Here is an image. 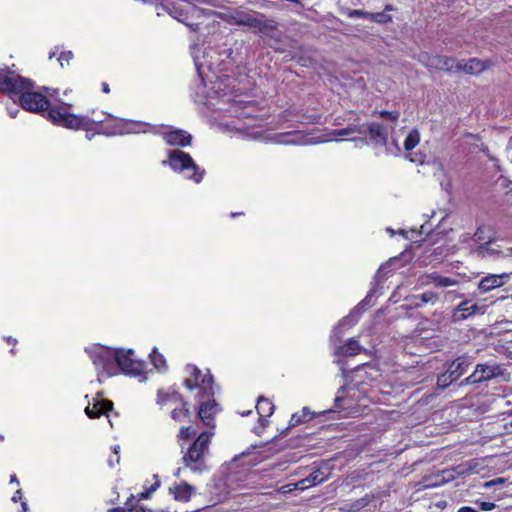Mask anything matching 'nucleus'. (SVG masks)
Masks as SVG:
<instances>
[{"label": "nucleus", "mask_w": 512, "mask_h": 512, "mask_svg": "<svg viewBox=\"0 0 512 512\" xmlns=\"http://www.w3.org/2000/svg\"><path fill=\"white\" fill-rule=\"evenodd\" d=\"M170 493L174 495L175 500L188 502L195 492V488L187 482H181L178 485L170 487Z\"/></svg>", "instance_id": "26"}, {"label": "nucleus", "mask_w": 512, "mask_h": 512, "mask_svg": "<svg viewBox=\"0 0 512 512\" xmlns=\"http://www.w3.org/2000/svg\"><path fill=\"white\" fill-rule=\"evenodd\" d=\"M163 165H169L172 170L183 173L185 178L200 183L205 171L194 162L192 157L179 149L170 150L168 159L162 161Z\"/></svg>", "instance_id": "5"}, {"label": "nucleus", "mask_w": 512, "mask_h": 512, "mask_svg": "<svg viewBox=\"0 0 512 512\" xmlns=\"http://www.w3.org/2000/svg\"><path fill=\"white\" fill-rule=\"evenodd\" d=\"M102 91H103L104 93H109V92H110L109 85H108L106 82H103V83H102Z\"/></svg>", "instance_id": "54"}, {"label": "nucleus", "mask_w": 512, "mask_h": 512, "mask_svg": "<svg viewBox=\"0 0 512 512\" xmlns=\"http://www.w3.org/2000/svg\"><path fill=\"white\" fill-rule=\"evenodd\" d=\"M195 434L196 432L192 427H182L179 431L178 437L180 439H188Z\"/></svg>", "instance_id": "40"}, {"label": "nucleus", "mask_w": 512, "mask_h": 512, "mask_svg": "<svg viewBox=\"0 0 512 512\" xmlns=\"http://www.w3.org/2000/svg\"><path fill=\"white\" fill-rule=\"evenodd\" d=\"M371 298H372V293H368V295L350 312V314L347 315L346 317H344L340 321L339 325L337 327H335V329L333 330V337L334 338L340 339L341 338V334L343 332L342 331L343 328L349 329V328H351L352 326H354L358 322L361 313L368 306H370Z\"/></svg>", "instance_id": "13"}, {"label": "nucleus", "mask_w": 512, "mask_h": 512, "mask_svg": "<svg viewBox=\"0 0 512 512\" xmlns=\"http://www.w3.org/2000/svg\"><path fill=\"white\" fill-rule=\"evenodd\" d=\"M10 483H16L19 484V480L15 474L10 476Z\"/></svg>", "instance_id": "58"}, {"label": "nucleus", "mask_w": 512, "mask_h": 512, "mask_svg": "<svg viewBox=\"0 0 512 512\" xmlns=\"http://www.w3.org/2000/svg\"><path fill=\"white\" fill-rule=\"evenodd\" d=\"M71 107V104L64 102L61 105L51 107L48 111V119L64 128L72 130L83 129L86 132L92 131L94 124L105 121V112H100L96 117H91L89 114L77 115L69 112Z\"/></svg>", "instance_id": "3"}, {"label": "nucleus", "mask_w": 512, "mask_h": 512, "mask_svg": "<svg viewBox=\"0 0 512 512\" xmlns=\"http://www.w3.org/2000/svg\"><path fill=\"white\" fill-rule=\"evenodd\" d=\"M134 123L128 122L124 119H116L112 115L106 113L105 121L99 124H94V134H102L105 136L123 135L127 133H139L140 130L132 128Z\"/></svg>", "instance_id": "9"}, {"label": "nucleus", "mask_w": 512, "mask_h": 512, "mask_svg": "<svg viewBox=\"0 0 512 512\" xmlns=\"http://www.w3.org/2000/svg\"><path fill=\"white\" fill-rule=\"evenodd\" d=\"M213 435L214 433L211 430L202 432L184 454L182 458L184 466L190 469L193 473L200 474L207 470L205 456L208 454L209 445Z\"/></svg>", "instance_id": "4"}, {"label": "nucleus", "mask_w": 512, "mask_h": 512, "mask_svg": "<svg viewBox=\"0 0 512 512\" xmlns=\"http://www.w3.org/2000/svg\"><path fill=\"white\" fill-rule=\"evenodd\" d=\"M457 512H478V511L472 507L463 506V507L459 508Z\"/></svg>", "instance_id": "50"}, {"label": "nucleus", "mask_w": 512, "mask_h": 512, "mask_svg": "<svg viewBox=\"0 0 512 512\" xmlns=\"http://www.w3.org/2000/svg\"><path fill=\"white\" fill-rule=\"evenodd\" d=\"M177 401L181 404L180 408L175 407L171 411V418L177 422H183L190 418V410L187 407V402L183 400V397L177 393L173 392L170 396L162 394L161 391L158 392V403H165L169 400Z\"/></svg>", "instance_id": "14"}, {"label": "nucleus", "mask_w": 512, "mask_h": 512, "mask_svg": "<svg viewBox=\"0 0 512 512\" xmlns=\"http://www.w3.org/2000/svg\"><path fill=\"white\" fill-rule=\"evenodd\" d=\"M274 405L273 403L264 397H259L257 404H256V410L259 414V422L262 426H265L267 424V417H270L274 412Z\"/></svg>", "instance_id": "27"}, {"label": "nucleus", "mask_w": 512, "mask_h": 512, "mask_svg": "<svg viewBox=\"0 0 512 512\" xmlns=\"http://www.w3.org/2000/svg\"><path fill=\"white\" fill-rule=\"evenodd\" d=\"M398 258H390L385 264H382L375 275V279L378 281L383 280L387 277L388 273L391 271L392 266L398 263Z\"/></svg>", "instance_id": "35"}, {"label": "nucleus", "mask_w": 512, "mask_h": 512, "mask_svg": "<svg viewBox=\"0 0 512 512\" xmlns=\"http://www.w3.org/2000/svg\"><path fill=\"white\" fill-rule=\"evenodd\" d=\"M151 362L153 363L154 367L158 370H161L162 368L166 367V361L162 354H160L156 348L152 350V352L149 355Z\"/></svg>", "instance_id": "37"}, {"label": "nucleus", "mask_w": 512, "mask_h": 512, "mask_svg": "<svg viewBox=\"0 0 512 512\" xmlns=\"http://www.w3.org/2000/svg\"><path fill=\"white\" fill-rule=\"evenodd\" d=\"M438 298V294L432 291H427L420 295H412L411 297L407 298V301L409 302L410 306L419 308L427 303H436Z\"/></svg>", "instance_id": "28"}, {"label": "nucleus", "mask_w": 512, "mask_h": 512, "mask_svg": "<svg viewBox=\"0 0 512 512\" xmlns=\"http://www.w3.org/2000/svg\"><path fill=\"white\" fill-rule=\"evenodd\" d=\"M278 23L273 19L262 20L257 18L254 29L258 30L261 34H266L268 31L276 30Z\"/></svg>", "instance_id": "34"}, {"label": "nucleus", "mask_w": 512, "mask_h": 512, "mask_svg": "<svg viewBox=\"0 0 512 512\" xmlns=\"http://www.w3.org/2000/svg\"><path fill=\"white\" fill-rule=\"evenodd\" d=\"M386 11H390L392 10V6L391 5H387L386 8H385Z\"/></svg>", "instance_id": "62"}, {"label": "nucleus", "mask_w": 512, "mask_h": 512, "mask_svg": "<svg viewBox=\"0 0 512 512\" xmlns=\"http://www.w3.org/2000/svg\"><path fill=\"white\" fill-rule=\"evenodd\" d=\"M119 452H120V446L119 445H115L113 447V451H112V454H114V456H115V462H120Z\"/></svg>", "instance_id": "48"}, {"label": "nucleus", "mask_w": 512, "mask_h": 512, "mask_svg": "<svg viewBox=\"0 0 512 512\" xmlns=\"http://www.w3.org/2000/svg\"><path fill=\"white\" fill-rule=\"evenodd\" d=\"M71 58H72V52H70V51L63 52L60 54L58 61H59L60 65L63 67L64 63L68 64Z\"/></svg>", "instance_id": "42"}, {"label": "nucleus", "mask_w": 512, "mask_h": 512, "mask_svg": "<svg viewBox=\"0 0 512 512\" xmlns=\"http://www.w3.org/2000/svg\"><path fill=\"white\" fill-rule=\"evenodd\" d=\"M475 383H480L479 380H478V377L477 375L475 374V372H473L471 375H469L468 377H466L462 382H461V386L463 385H468V384H475Z\"/></svg>", "instance_id": "43"}, {"label": "nucleus", "mask_w": 512, "mask_h": 512, "mask_svg": "<svg viewBox=\"0 0 512 512\" xmlns=\"http://www.w3.org/2000/svg\"><path fill=\"white\" fill-rule=\"evenodd\" d=\"M331 140L332 139L328 138L325 134L316 136L312 133H303L299 131L278 134L276 136V142L285 145H313Z\"/></svg>", "instance_id": "11"}, {"label": "nucleus", "mask_w": 512, "mask_h": 512, "mask_svg": "<svg viewBox=\"0 0 512 512\" xmlns=\"http://www.w3.org/2000/svg\"><path fill=\"white\" fill-rule=\"evenodd\" d=\"M294 489H296V488H295V484H293V485H290V484H289V485L282 486V487L279 489V491H280L281 493H288V492H291V491H292V490H294Z\"/></svg>", "instance_id": "47"}, {"label": "nucleus", "mask_w": 512, "mask_h": 512, "mask_svg": "<svg viewBox=\"0 0 512 512\" xmlns=\"http://www.w3.org/2000/svg\"><path fill=\"white\" fill-rule=\"evenodd\" d=\"M123 512H145L143 507H135L124 510Z\"/></svg>", "instance_id": "53"}, {"label": "nucleus", "mask_w": 512, "mask_h": 512, "mask_svg": "<svg viewBox=\"0 0 512 512\" xmlns=\"http://www.w3.org/2000/svg\"><path fill=\"white\" fill-rule=\"evenodd\" d=\"M21 507H22V511L21 512H27L28 507H27L26 501H22L21 502Z\"/></svg>", "instance_id": "59"}, {"label": "nucleus", "mask_w": 512, "mask_h": 512, "mask_svg": "<svg viewBox=\"0 0 512 512\" xmlns=\"http://www.w3.org/2000/svg\"><path fill=\"white\" fill-rule=\"evenodd\" d=\"M23 497V493H22V490L21 489H18L14 495L12 496V501L13 502H17L19 500H21Z\"/></svg>", "instance_id": "49"}, {"label": "nucleus", "mask_w": 512, "mask_h": 512, "mask_svg": "<svg viewBox=\"0 0 512 512\" xmlns=\"http://www.w3.org/2000/svg\"><path fill=\"white\" fill-rule=\"evenodd\" d=\"M367 369H372V367L370 365H363L361 368H358L357 372L360 373L362 371H365V373H366Z\"/></svg>", "instance_id": "56"}, {"label": "nucleus", "mask_w": 512, "mask_h": 512, "mask_svg": "<svg viewBox=\"0 0 512 512\" xmlns=\"http://www.w3.org/2000/svg\"><path fill=\"white\" fill-rule=\"evenodd\" d=\"M224 95L217 103L212 101V97L207 98L206 105L218 112L222 116H231L235 118H247L251 116L252 105L250 102L231 99Z\"/></svg>", "instance_id": "7"}, {"label": "nucleus", "mask_w": 512, "mask_h": 512, "mask_svg": "<svg viewBox=\"0 0 512 512\" xmlns=\"http://www.w3.org/2000/svg\"><path fill=\"white\" fill-rule=\"evenodd\" d=\"M117 464H119V462H115V456H114V454H112V455L109 457V459H108V465H109L110 467H112V468H113V467H115Z\"/></svg>", "instance_id": "51"}, {"label": "nucleus", "mask_w": 512, "mask_h": 512, "mask_svg": "<svg viewBox=\"0 0 512 512\" xmlns=\"http://www.w3.org/2000/svg\"><path fill=\"white\" fill-rule=\"evenodd\" d=\"M85 352L98 372L99 382L102 381V377L117 375L119 371L131 376H140L144 371V362L133 358L134 351L132 349L113 350L100 344H94L85 348Z\"/></svg>", "instance_id": "1"}, {"label": "nucleus", "mask_w": 512, "mask_h": 512, "mask_svg": "<svg viewBox=\"0 0 512 512\" xmlns=\"http://www.w3.org/2000/svg\"><path fill=\"white\" fill-rule=\"evenodd\" d=\"M195 66H196V68H197L198 70H199V69H200V67L202 66V63H200V62L198 61V59H197V58H195Z\"/></svg>", "instance_id": "60"}, {"label": "nucleus", "mask_w": 512, "mask_h": 512, "mask_svg": "<svg viewBox=\"0 0 512 512\" xmlns=\"http://www.w3.org/2000/svg\"><path fill=\"white\" fill-rule=\"evenodd\" d=\"M86 137H87L88 140L92 139V136L89 134V132H87Z\"/></svg>", "instance_id": "63"}, {"label": "nucleus", "mask_w": 512, "mask_h": 512, "mask_svg": "<svg viewBox=\"0 0 512 512\" xmlns=\"http://www.w3.org/2000/svg\"><path fill=\"white\" fill-rule=\"evenodd\" d=\"M434 284L438 288L451 287L458 284V280L452 277L442 276L437 272L423 274L418 278L419 286Z\"/></svg>", "instance_id": "16"}, {"label": "nucleus", "mask_w": 512, "mask_h": 512, "mask_svg": "<svg viewBox=\"0 0 512 512\" xmlns=\"http://www.w3.org/2000/svg\"><path fill=\"white\" fill-rule=\"evenodd\" d=\"M470 254L476 259L497 261L512 257V247H504L496 239L484 246L471 247Z\"/></svg>", "instance_id": "10"}, {"label": "nucleus", "mask_w": 512, "mask_h": 512, "mask_svg": "<svg viewBox=\"0 0 512 512\" xmlns=\"http://www.w3.org/2000/svg\"><path fill=\"white\" fill-rule=\"evenodd\" d=\"M7 343L15 345L17 343V340L11 336L6 338Z\"/></svg>", "instance_id": "57"}, {"label": "nucleus", "mask_w": 512, "mask_h": 512, "mask_svg": "<svg viewBox=\"0 0 512 512\" xmlns=\"http://www.w3.org/2000/svg\"><path fill=\"white\" fill-rule=\"evenodd\" d=\"M349 17L351 18H365L372 22L379 24H387L392 21V17L385 12H367L359 9L350 11Z\"/></svg>", "instance_id": "20"}, {"label": "nucleus", "mask_w": 512, "mask_h": 512, "mask_svg": "<svg viewBox=\"0 0 512 512\" xmlns=\"http://www.w3.org/2000/svg\"><path fill=\"white\" fill-rule=\"evenodd\" d=\"M354 134L366 135L364 124H349L346 128L333 130L329 135L334 137H346Z\"/></svg>", "instance_id": "29"}, {"label": "nucleus", "mask_w": 512, "mask_h": 512, "mask_svg": "<svg viewBox=\"0 0 512 512\" xmlns=\"http://www.w3.org/2000/svg\"><path fill=\"white\" fill-rule=\"evenodd\" d=\"M159 485H160L159 480H156V482L154 483V485H152V486H151V488H150L146 493H142V494H141V496H142L143 498H148V497H149V495H150L151 493H153V492H154V491L159 487Z\"/></svg>", "instance_id": "45"}, {"label": "nucleus", "mask_w": 512, "mask_h": 512, "mask_svg": "<svg viewBox=\"0 0 512 512\" xmlns=\"http://www.w3.org/2000/svg\"><path fill=\"white\" fill-rule=\"evenodd\" d=\"M474 372L481 383L499 376L501 369L498 365L478 364Z\"/></svg>", "instance_id": "25"}, {"label": "nucleus", "mask_w": 512, "mask_h": 512, "mask_svg": "<svg viewBox=\"0 0 512 512\" xmlns=\"http://www.w3.org/2000/svg\"><path fill=\"white\" fill-rule=\"evenodd\" d=\"M365 349L359 344V342L354 339L350 338L345 345L339 346L336 350L337 354H343V355H349L354 356L359 354L360 352L364 351Z\"/></svg>", "instance_id": "31"}, {"label": "nucleus", "mask_w": 512, "mask_h": 512, "mask_svg": "<svg viewBox=\"0 0 512 512\" xmlns=\"http://www.w3.org/2000/svg\"><path fill=\"white\" fill-rule=\"evenodd\" d=\"M315 415V412H312L308 407H304L300 412L292 414L291 419L289 421V428L299 425L305 421H308L312 419Z\"/></svg>", "instance_id": "32"}, {"label": "nucleus", "mask_w": 512, "mask_h": 512, "mask_svg": "<svg viewBox=\"0 0 512 512\" xmlns=\"http://www.w3.org/2000/svg\"><path fill=\"white\" fill-rule=\"evenodd\" d=\"M13 67L14 65L0 69V92L14 100L24 89H34L35 83L17 73Z\"/></svg>", "instance_id": "6"}, {"label": "nucleus", "mask_w": 512, "mask_h": 512, "mask_svg": "<svg viewBox=\"0 0 512 512\" xmlns=\"http://www.w3.org/2000/svg\"><path fill=\"white\" fill-rule=\"evenodd\" d=\"M342 400V397L340 395H337L335 398V402L338 405V403Z\"/></svg>", "instance_id": "61"}, {"label": "nucleus", "mask_w": 512, "mask_h": 512, "mask_svg": "<svg viewBox=\"0 0 512 512\" xmlns=\"http://www.w3.org/2000/svg\"><path fill=\"white\" fill-rule=\"evenodd\" d=\"M480 310L481 307L479 305L471 304L469 301H463L453 309L450 320L453 323H458L479 313Z\"/></svg>", "instance_id": "17"}, {"label": "nucleus", "mask_w": 512, "mask_h": 512, "mask_svg": "<svg viewBox=\"0 0 512 512\" xmlns=\"http://www.w3.org/2000/svg\"><path fill=\"white\" fill-rule=\"evenodd\" d=\"M250 413H251V411L249 410V411H247V412L242 413V416H247V415H249Z\"/></svg>", "instance_id": "64"}, {"label": "nucleus", "mask_w": 512, "mask_h": 512, "mask_svg": "<svg viewBox=\"0 0 512 512\" xmlns=\"http://www.w3.org/2000/svg\"><path fill=\"white\" fill-rule=\"evenodd\" d=\"M495 232L489 226H479L473 235L474 246H484L496 240Z\"/></svg>", "instance_id": "23"}, {"label": "nucleus", "mask_w": 512, "mask_h": 512, "mask_svg": "<svg viewBox=\"0 0 512 512\" xmlns=\"http://www.w3.org/2000/svg\"><path fill=\"white\" fill-rule=\"evenodd\" d=\"M496 507V505L492 502H481L480 508L482 511H491Z\"/></svg>", "instance_id": "44"}, {"label": "nucleus", "mask_w": 512, "mask_h": 512, "mask_svg": "<svg viewBox=\"0 0 512 512\" xmlns=\"http://www.w3.org/2000/svg\"><path fill=\"white\" fill-rule=\"evenodd\" d=\"M143 126H149V130H142V132H152L154 134H159L163 137L166 144L170 146H180L186 147L191 144L192 135L187 131L182 129H176L164 125L160 126H150L149 124L143 123Z\"/></svg>", "instance_id": "8"}, {"label": "nucleus", "mask_w": 512, "mask_h": 512, "mask_svg": "<svg viewBox=\"0 0 512 512\" xmlns=\"http://www.w3.org/2000/svg\"><path fill=\"white\" fill-rule=\"evenodd\" d=\"M472 361L469 356L462 355L453 360L447 367V370L452 375V379L458 380L463 374L466 373Z\"/></svg>", "instance_id": "19"}, {"label": "nucleus", "mask_w": 512, "mask_h": 512, "mask_svg": "<svg viewBox=\"0 0 512 512\" xmlns=\"http://www.w3.org/2000/svg\"><path fill=\"white\" fill-rule=\"evenodd\" d=\"M319 120V116H308V117H305V116H302V122L303 123H315V122H318Z\"/></svg>", "instance_id": "46"}, {"label": "nucleus", "mask_w": 512, "mask_h": 512, "mask_svg": "<svg viewBox=\"0 0 512 512\" xmlns=\"http://www.w3.org/2000/svg\"><path fill=\"white\" fill-rule=\"evenodd\" d=\"M112 408L113 403L111 401L98 398L94 401L92 407L89 404L85 408V413L89 418L95 419L100 417L102 414H107L108 411L112 410Z\"/></svg>", "instance_id": "21"}, {"label": "nucleus", "mask_w": 512, "mask_h": 512, "mask_svg": "<svg viewBox=\"0 0 512 512\" xmlns=\"http://www.w3.org/2000/svg\"><path fill=\"white\" fill-rule=\"evenodd\" d=\"M503 482H504L503 478H497L496 480H493V481L487 483L486 486H490V485L496 484V483H503Z\"/></svg>", "instance_id": "55"}, {"label": "nucleus", "mask_w": 512, "mask_h": 512, "mask_svg": "<svg viewBox=\"0 0 512 512\" xmlns=\"http://www.w3.org/2000/svg\"><path fill=\"white\" fill-rule=\"evenodd\" d=\"M488 63L486 61L479 60L477 58H472L465 63L455 61V71L460 72L463 71L466 74L470 75H478L484 70L488 68Z\"/></svg>", "instance_id": "18"}, {"label": "nucleus", "mask_w": 512, "mask_h": 512, "mask_svg": "<svg viewBox=\"0 0 512 512\" xmlns=\"http://www.w3.org/2000/svg\"><path fill=\"white\" fill-rule=\"evenodd\" d=\"M366 134L370 135L371 141L378 145H386L387 144V131L385 128L379 123H370L365 125Z\"/></svg>", "instance_id": "22"}, {"label": "nucleus", "mask_w": 512, "mask_h": 512, "mask_svg": "<svg viewBox=\"0 0 512 512\" xmlns=\"http://www.w3.org/2000/svg\"><path fill=\"white\" fill-rule=\"evenodd\" d=\"M420 142V133L417 129H412L404 141L406 151L414 149Z\"/></svg>", "instance_id": "36"}, {"label": "nucleus", "mask_w": 512, "mask_h": 512, "mask_svg": "<svg viewBox=\"0 0 512 512\" xmlns=\"http://www.w3.org/2000/svg\"><path fill=\"white\" fill-rule=\"evenodd\" d=\"M455 381H456V379H452V375L446 369V371L444 373H442L441 375L438 376V378H437V386L440 389L443 390V389L447 388L449 385H451Z\"/></svg>", "instance_id": "38"}, {"label": "nucleus", "mask_w": 512, "mask_h": 512, "mask_svg": "<svg viewBox=\"0 0 512 512\" xmlns=\"http://www.w3.org/2000/svg\"><path fill=\"white\" fill-rule=\"evenodd\" d=\"M17 98L19 105L26 111L41 113L50 109L47 98L40 92L33 91V89H24V92Z\"/></svg>", "instance_id": "12"}, {"label": "nucleus", "mask_w": 512, "mask_h": 512, "mask_svg": "<svg viewBox=\"0 0 512 512\" xmlns=\"http://www.w3.org/2000/svg\"><path fill=\"white\" fill-rule=\"evenodd\" d=\"M512 278V272L501 274H488L478 283V289L482 293L489 292L507 284Z\"/></svg>", "instance_id": "15"}, {"label": "nucleus", "mask_w": 512, "mask_h": 512, "mask_svg": "<svg viewBox=\"0 0 512 512\" xmlns=\"http://www.w3.org/2000/svg\"><path fill=\"white\" fill-rule=\"evenodd\" d=\"M19 112H20L19 108L8 109V114L11 118H15Z\"/></svg>", "instance_id": "52"}, {"label": "nucleus", "mask_w": 512, "mask_h": 512, "mask_svg": "<svg viewBox=\"0 0 512 512\" xmlns=\"http://www.w3.org/2000/svg\"><path fill=\"white\" fill-rule=\"evenodd\" d=\"M455 61L452 57L433 55L432 62H430V70L454 72Z\"/></svg>", "instance_id": "24"}, {"label": "nucleus", "mask_w": 512, "mask_h": 512, "mask_svg": "<svg viewBox=\"0 0 512 512\" xmlns=\"http://www.w3.org/2000/svg\"><path fill=\"white\" fill-rule=\"evenodd\" d=\"M432 58L433 55L428 52H421L417 56L418 61L428 69H430V62H432Z\"/></svg>", "instance_id": "39"}, {"label": "nucleus", "mask_w": 512, "mask_h": 512, "mask_svg": "<svg viewBox=\"0 0 512 512\" xmlns=\"http://www.w3.org/2000/svg\"><path fill=\"white\" fill-rule=\"evenodd\" d=\"M187 369L189 370L190 378L184 381V386L189 390H193L196 387L199 388V393L197 395L200 402L198 417L204 425L214 428V416L218 412V409L215 400L212 399L214 396L213 377L208 373L204 375L201 382H199L201 371L197 367L191 365H189Z\"/></svg>", "instance_id": "2"}, {"label": "nucleus", "mask_w": 512, "mask_h": 512, "mask_svg": "<svg viewBox=\"0 0 512 512\" xmlns=\"http://www.w3.org/2000/svg\"><path fill=\"white\" fill-rule=\"evenodd\" d=\"M256 19L257 17H255L253 13L245 11H235L232 15V22L234 24L247 26L250 28H254L256 25Z\"/></svg>", "instance_id": "30"}, {"label": "nucleus", "mask_w": 512, "mask_h": 512, "mask_svg": "<svg viewBox=\"0 0 512 512\" xmlns=\"http://www.w3.org/2000/svg\"><path fill=\"white\" fill-rule=\"evenodd\" d=\"M324 481V477L322 473L317 470L312 472L307 478L300 480L295 484V488L304 489L308 486L317 485Z\"/></svg>", "instance_id": "33"}, {"label": "nucleus", "mask_w": 512, "mask_h": 512, "mask_svg": "<svg viewBox=\"0 0 512 512\" xmlns=\"http://www.w3.org/2000/svg\"><path fill=\"white\" fill-rule=\"evenodd\" d=\"M379 114H380V116L382 118H388V119L393 120V121H396L399 118V116H400V113L398 111L390 112V111L383 110Z\"/></svg>", "instance_id": "41"}]
</instances>
